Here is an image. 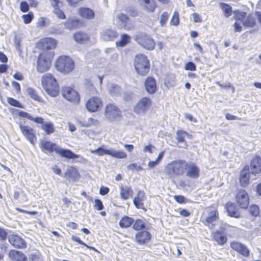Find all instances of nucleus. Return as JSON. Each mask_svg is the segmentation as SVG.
Segmentation results:
<instances>
[{"label":"nucleus","mask_w":261,"mask_h":261,"mask_svg":"<svg viewBox=\"0 0 261 261\" xmlns=\"http://www.w3.org/2000/svg\"><path fill=\"white\" fill-rule=\"evenodd\" d=\"M118 19L120 21L124 23V27L125 29L126 27V23L129 21V18L126 14L121 13L119 14L117 16Z\"/></svg>","instance_id":"8fccbe9b"},{"label":"nucleus","mask_w":261,"mask_h":261,"mask_svg":"<svg viewBox=\"0 0 261 261\" xmlns=\"http://www.w3.org/2000/svg\"><path fill=\"white\" fill-rule=\"evenodd\" d=\"M206 209L208 210V216L205 218V224L207 226L211 225L214 226L215 225L214 222L218 221L220 218L218 207L215 205L212 204L207 206Z\"/></svg>","instance_id":"4468645a"},{"label":"nucleus","mask_w":261,"mask_h":261,"mask_svg":"<svg viewBox=\"0 0 261 261\" xmlns=\"http://www.w3.org/2000/svg\"><path fill=\"white\" fill-rule=\"evenodd\" d=\"M212 240L215 241L219 245H224L227 241L225 233L219 230H216L212 233Z\"/></svg>","instance_id":"b1692460"},{"label":"nucleus","mask_w":261,"mask_h":261,"mask_svg":"<svg viewBox=\"0 0 261 261\" xmlns=\"http://www.w3.org/2000/svg\"><path fill=\"white\" fill-rule=\"evenodd\" d=\"M130 37L127 34H122L120 40L116 42V45L118 47H123L130 42Z\"/></svg>","instance_id":"58836bf2"},{"label":"nucleus","mask_w":261,"mask_h":261,"mask_svg":"<svg viewBox=\"0 0 261 261\" xmlns=\"http://www.w3.org/2000/svg\"><path fill=\"white\" fill-rule=\"evenodd\" d=\"M64 178L68 181H75L81 178V174L78 168L74 166H68L65 171Z\"/></svg>","instance_id":"f3484780"},{"label":"nucleus","mask_w":261,"mask_h":261,"mask_svg":"<svg viewBox=\"0 0 261 261\" xmlns=\"http://www.w3.org/2000/svg\"><path fill=\"white\" fill-rule=\"evenodd\" d=\"M249 214L253 217L259 216L260 210L259 206L255 204H252L249 207Z\"/></svg>","instance_id":"79ce46f5"},{"label":"nucleus","mask_w":261,"mask_h":261,"mask_svg":"<svg viewBox=\"0 0 261 261\" xmlns=\"http://www.w3.org/2000/svg\"><path fill=\"white\" fill-rule=\"evenodd\" d=\"M249 168L252 175L256 176L261 173V158L259 155L252 158L250 161Z\"/></svg>","instance_id":"5701e85b"},{"label":"nucleus","mask_w":261,"mask_h":261,"mask_svg":"<svg viewBox=\"0 0 261 261\" xmlns=\"http://www.w3.org/2000/svg\"><path fill=\"white\" fill-rule=\"evenodd\" d=\"M40 148L43 152L49 153L56 152L62 158L68 159H74L80 158V155L75 154L71 150L63 149L60 147L57 144L49 141L44 140L41 142Z\"/></svg>","instance_id":"f257e3e1"},{"label":"nucleus","mask_w":261,"mask_h":261,"mask_svg":"<svg viewBox=\"0 0 261 261\" xmlns=\"http://www.w3.org/2000/svg\"><path fill=\"white\" fill-rule=\"evenodd\" d=\"M27 91L28 95L34 100L40 102H43L44 101L43 98L38 94L36 90L34 88L31 87L28 88Z\"/></svg>","instance_id":"e433bc0d"},{"label":"nucleus","mask_w":261,"mask_h":261,"mask_svg":"<svg viewBox=\"0 0 261 261\" xmlns=\"http://www.w3.org/2000/svg\"><path fill=\"white\" fill-rule=\"evenodd\" d=\"M230 247L236 252L243 256L247 257L250 255V250L244 244L236 241H233L230 243Z\"/></svg>","instance_id":"6ab92c4d"},{"label":"nucleus","mask_w":261,"mask_h":261,"mask_svg":"<svg viewBox=\"0 0 261 261\" xmlns=\"http://www.w3.org/2000/svg\"><path fill=\"white\" fill-rule=\"evenodd\" d=\"M104 35L106 39L110 41L114 40L118 36L117 32L113 30H107L105 32Z\"/></svg>","instance_id":"37998d69"},{"label":"nucleus","mask_w":261,"mask_h":261,"mask_svg":"<svg viewBox=\"0 0 261 261\" xmlns=\"http://www.w3.org/2000/svg\"><path fill=\"white\" fill-rule=\"evenodd\" d=\"M93 206L97 211H101L104 208L102 201L99 199H95L94 200Z\"/></svg>","instance_id":"5fc2aeb1"},{"label":"nucleus","mask_w":261,"mask_h":261,"mask_svg":"<svg viewBox=\"0 0 261 261\" xmlns=\"http://www.w3.org/2000/svg\"><path fill=\"white\" fill-rule=\"evenodd\" d=\"M134 66L137 74L145 76L148 74L150 70V61L146 55L142 54H137L134 58Z\"/></svg>","instance_id":"20e7f679"},{"label":"nucleus","mask_w":261,"mask_h":261,"mask_svg":"<svg viewBox=\"0 0 261 261\" xmlns=\"http://www.w3.org/2000/svg\"><path fill=\"white\" fill-rule=\"evenodd\" d=\"M120 190V196L122 200H127L133 197L134 191L130 187L121 186Z\"/></svg>","instance_id":"7c9ffc66"},{"label":"nucleus","mask_w":261,"mask_h":261,"mask_svg":"<svg viewBox=\"0 0 261 261\" xmlns=\"http://www.w3.org/2000/svg\"><path fill=\"white\" fill-rule=\"evenodd\" d=\"M127 168L128 170H130L132 171H134V170L140 171V170H142V168L141 166H138L135 163H132V164H129Z\"/></svg>","instance_id":"bf43d9fd"},{"label":"nucleus","mask_w":261,"mask_h":261,"mask_svg":"<svg viewBox=\"0 0 261 261\" xmlns=\"http://www.w3.org/2000/svg\"><path fill=\"white\" fill-rule=\"evenodd\" d=\"M224 208L228 216L237 219L241 217L239 207L234 203L227 201L224 205Z\"/></svg>","instance_id":"aec40b11"},{"label":"nucleus","mask_w":261,"mask_h":261,"mask_svg":"<svg viewBox=\"0 0 261 261\" xmlns=\"http://www.w3.org/2000/svg\"><path fill=\"white\" fill-rule=\"evenodd\" d=\"M133 228L137 231L144 230L146 229V223L144 221L141 219H137L134 220L133 224Z\"/></svg>","instance_id":"4c0bfd02"},{"label":"nucleus","mask_w":261,"mask_h":261,"mask_svg":"<svg viewBox=\"0 0 261 261\" xmlns=\"http://www.w3.org/2000/svg\"><path fill=\"white\" fill-rule=\"evenodd\" d=\"M74 41L79 44H85L90 41V38L88 34L83 31L75 32L73 35Z\"/></svg>","instance_id":"a878e982"},{"label":"nucleus","mask_w":261,"mask_h":261,"mask_svg":"<svg viewBox=\"0 0 261 261\" xmlns=\"http://www.w3.org/2000/svg\"><path fill=\"white\" fill-rule=\"evenodd\" d=\"M8 238L9 242L14 247L17 248H25L27 247L25 241L19 236L11 234L8 236L6 230L0 227V241H5Z\"/></svg>","instance_id":"6e6552de"},{"label":"nucleus","mask_w":261,"mask_h":261,"mask_svg":"<svg viewBox=\"0 0 261 261\" xmlns=\"http://www.w3.org/2000/svg\"><path fill=\"white\" fill-rule=\"evenodd\" d=\"M55 67L58 71L63 74H68L74 70L75 64L69 56L61 55L56 59Z\"/></svg>","instance_id":"39448f33"},{"label":"nucleus","mask_w":261,"mask_h":261,"mask_svg":"<svg viewBox=\"0 0 261 261\" xmlns=\"http://www.w3.org/2000/svg\"><path fill=\"white\" fill-rule=\"evenodd\" d=\"M170 24L172 25L177 26L179 23V13L177 11H175L172 15L170 20Z\"/></svg>","instance_id":"49530a36"},{"label":"nucleus","mask_w":261,"mask_h":261,"mask_svg":"<svg viewBox=\"0 0 261 261\" xmlns=\"http://www.w3.org/2000/svg\"><path fill=\"white\" fill-rule=\"evenodd\" d=\"M186 137H191V135L188 134L186 131L184 130H178L176 132V140L178 143H184L185 146V148H187L188 144L187 141L185 140Z\"/></svg>","instance_id":"72a5a7b5"},{"label":"nucleus","mask_w":261,"mask_h":261,"mask_svg":"<svg viewBox=\"0 0 261 261\" xmlns=\"http://www.w3.org/2000/svg\"><path fill=\"white\" fill-rule=\"evenodd\" d=\"M134 222L133 218L127 216H124L120 219L119 224L122 228H127L130 227Z\"/></svg>","instance_id":"c9c22d12"},{"label":"nucleus","mask_w":261,"mask_h":261,"mask_svg":"<svg viewBox=\"0 0 261 261\" xmlns=\"http://www.w3.org/2000/svg\"><path fill=\"white\" fill-rule=\"evenodd\" d=\"M7 102L12 106L19 108H23V106L18 100L12 97H8Z\"/></svg>","instance_id":"c03bdc74"},{"label":"nucleus","mask_w":261,"mask_h":261,"mask_svg":"<svg viewBox=\"0 0 261 261\" xmlns=\"http://www.w3.org/2000/svg\"><path fill=\"white\" fill-rule=\"evenodd\" d=\"M144 86L146 91L149 94H154L156 90V81L153 77L148 76L145 81Z\"/></svg>","instance_id":"cd10ccee"},{"label":"nucleus","mask_w":261,"mask_h":261,"mask_svg":"<svg viewBox=\"0 0 261 261\" xmlns=\"http://www.w3.org/2000/svg\"><path fill=\"white\" fill-rule=\"evenodd\" d=\"M186 176L190 179H197L200 176V170L199 166L193 162H187L185 166Z\"/></svg>","instance_id":"ddd939ff"},{"label":"nucleus","mask_w":261,"mask_h":261,"mask_svg":"<svg viewBox=\"0 0 261 261\" xmlns=\"http://www.w3.org/2000/svg\"><path fill=\"white\" fill-rule=\"evenodd\" d=\"M54 56L50 53H40L37 60L36 69L39 73L48 71L51 66Z\"/></svg>","instance_id":"423d86ee"},{"label":"nucleus","mask_w":261,"mask_h":261,"mask_svg":"<svg viewBox=\"0 0 261 261\" xmlns=\"http://www.w3.org/2000/svg\"><path fill=\"white\" fill-rule=\"evenodd\" d=\"M41 85L46 93L51 97H57L60 93V86L55 76L47 73L41 77Z\"/></svg>","instance_id":"f03ea898"},{"label":"nucleus","mask_w":261,"mask_h":261,"mask_svg":"<svg viewBox=\"0 0 261 261\" xmlns=\"http://www.w3.org/2000/svg\"><path fill=\"white\" fill-rule=\"evenodd\" d=\"M58 41L52 37H46L39 39L36 43V47L41 50L40 53H50L54 54L55 53L54 50L57 47Z\"/></svg>","instance_id":"0eeeda50"},{"label":"nucleus","mask_w":261,"mask_h":261,"mask_svg":"<svg viewBox=\"0 0 261 261\" xmlns=\"http://www.w3.org/2000/svg\"><path fill=\"white\" fill-rule=\"evenodd\" d=\"M78 14L82 18L88 20L92 19L95 17L94 11L88 7H80L78 10Z\"/></svg>","instance_id":"bb28decb"},{"label":"nucleus","mask_w":261,"mask_h":261,"mask_svg":"<svg viewBox=\"0 0 261 261\" xmlns=\"http://www.w3.org/2000/svg\"><path fill=\"white\" fill-rule=\"evenodd\" d=\"M136 40L139 44L148 50L153 49L155 46L154 40L147 34H141L137 36Z\"/></svg>","instance_id":"2eb2a0df"},{"label":"nucleus","mask_w":261,"mask_h":261,"mask_svg":"<svg viewBox=\"0 0 261 261\" xmlns=\"http://www.w3.org/2000/svg\"><path fill=\"white\" fill-rule=\"evenodd\" d=\"M243 24L246 28H253L256 25V20L255 14L250 13L247 15L243 22Z\"/></svg>","instance_id":"473e14b6"},{"label":"nucleus","mask_w":261,"mask_h":261,"mask_svg":"<svg viewBox=\"0 0 261 261\" xmlns=\"http://www.w3.org/2000/svg\"><path fill=\"white\" fill-rule=\"evenodd\" d=\"M12 85L13 88L15 89L16 92L17 93H19L20 92L21 87L20 84L18 82L16 81H13L12 82Z\"/></svg>","instance_id":"680f3d73"},{"label":"nucleus","mask_w":261,"mask_h":261,"mask_svg":"<svg viewBox=\"0 0 261 261\" xmlns=\"http://www.w3.org/2000/svg\"><path fill=\"white\" fill-rule=\"evenodd\" d=\"M235 201L238 206L242 210L248 208L250 203V198L248 193L244 189H240L236 193Z\"/></svg>","instance_id":"9b49d317"},{"label":"nucleus","mask_w":261,"mask_h":261,"mask_svg":"<svg viewBox=\"0 0 261 261\" xmlns=\"http://www.w3.org/2000/svg\"><path fill=\"white\" fill-rule=\"evenodd\" d=\"M146 195L144 191L139 190L137 192V195L133 199V203L137 208L143 209L144 208V201Z\"/></svg>","instance_id":"c85d7f7f"},{"label":"nucleus","mask_w":261,"mask_h":261,"mask_svg":"<svg viewBox=\"0 0 261 261\" xmlns=\"http://www.w3.org/2000/svg\"><path fill=\"white\" fill-rule=\"evenodd\" d=\"M235 17L236 20H241L243 22V21L245 19L246 17V13L245 12H239L236 11L235 12Z\"/></svg>","instance_id":"603ef678"},{"label":"nucleus","mask_w":261,"mask_h":261,"mask_svg":"<svg viewBox=\"0 0 261 261\" xmlns=\"http://www.w3.org/2000/svg\"><path fill=\"white\" fill-rule=\"evenodd\" d=\"M34 16L32 12H29L28 14H23L22 16L23 22L25 24L30 23L34 19Z\"/></svg>","instance_id":"de8ad7c7"},{"label":"nucleus","mask_w":261,"mask_h":261,"mask_svg":"<svg viewBox=\"0 0 261 261\" xmlns=\"http://www.w3.org/2000/svg\"><path fill=\"white\" fill-rule=\"evenodd\" d=\"M9 256L14 261H27V257L21 251L11 250L9 251Z\"/></svg>","instance_id":"2f4dec72"},{"label":"nucleus","mask_w":261,"mask_h":261,"mask_svg":"<svg viewBox=\"0 0 261 261\" xmlns=\"http://www.w3.org/2000/svg\"><path fill=\"white\" fill-rule=\"evenodd\" d=\"M110 155L117 159H125L127 156L126 153L124 151L115 150H111Z\"/></svg>","instance_id":"a19ab883"},{"label":"nucleus","mask_w":261,"mask_h":261,"mask_svg":"<svg viewBox=\"0 0 261 261\" xmlns=\"http://www.w3.org/2000/svg\"><path fill=\"white\" fill-rule=\"evenodd\" d=\"M13 77L18 81H22L24 79L23 74L20 72H16L14 75Z\"/></svg>","instance_id":"338daca9"},{"label":"nucleus","mask_w":261,"mask_h":261,"mask_svg":"<svg viewBox=\"0 0 261 261\" xmlns=\"http://www.w3.org/2000/svg\"><path fill=\"white\" fill-rule=\"evenodd\" d=\"M175 200L178 203L182 204L186 202V198L182 195H174L173 196Z\"/></svg>","instance_id":"13d9d810"},{"label":"nucleus","mask_w":261,"mask_h":261,"mask_svg":"<svg viewBox=\"0 0 261 261\" xmlns=\"http://www.w3.org/2000/svg\"><path fill=\"white\" fill-rule=\"evenodd\" d=\"M110 151L111 150L109 149H105L102 147H98L95 150H92L91 152L92 153H96L99 156H102L104 154L110 155Z\"/></svg>","instance_id":"a18cd8bd"},{"label":"nucleus","mask_w":261,"mask_h":261,"mask_svg":"<svg viewBox=\"0 0 261 261\" xmlns=\"http://www.w3.org/2000/svg\"><path fill=\"white\" fill-rule=\"evenodd\" d=\"M104 114L111 121L120 120L122 117V112L120 109L114 103H111L106 105Z\"/></svg>","instance_id":"1a4fd4ad"},{"label":"nucleus","mask_w":261,"mask_h":261,"mask_svg":"<svg viewBox=\"0 0 261 261\" xmlns=\"http://www.w3.org/2000/svg\"><path fill=\"white\" fill-rule=\"evenodd\" d=\"M169 15L167 12H165L162 14L160 19V23L161 25L163 26L166 24Z\"/></svg>","instance_id":"4d7b16f0"},{"label":"nucleus","mask_w":261,"mask_h":261,"mask_svg":"<svg viewBox=\"0 0 261 261\" xmlns=\"http://www.w3.org/2000/svg\"><path fill=\"white\" fill-rule=\"evenodd\" d=\"M38 25L39 27H43L47 25V19L45 17H41L38 21Z\"/></svg>","instance_id":"69168bd1"},{"label":"nucleus","mask_w":261,"mask_h":261,"mask_svg":"<svg viewBox=\"0 0 261 261\" xmlns=\"http://www.w3.org/2000/svg\"><path fill=\"white\" fill-rule=\"evenodd\" d=\"M184 68L186 70L193 71L196 70V66L193 62H188L185 64Z\"/></svg>","instance_id":"6e6d98bb"},{"label":"nucleus","mask_w":261,"mask_h":261,"mask_svg":"<svg viewBox=\"0 0 261 261\" xmlns=\"http://www.w3.org/2000/svg\"><path fill=\"white\" fill-rule=\"evenodd\" d=\"M152 235L147 230H141L136 233L135 240L137 244L143 245L148 243L151 240Z\"/></svg>","instance_id":"4be33fe9"},{"label":"nucleus","mask_w":261,"mask_h":261,"mask_svg":"<svg viewBox=\"0 0 261 261\" xmlns=\"http://www.w3.org/2000/svg\"><path fill=\"white\" fill-rule=\"evenodd\" d=\"M220 6L226 17H229L232 14V9L229 5L224 3H221Z\"/></svg>","instance_id":"ea45409f"},{"label":"nucleus","mask_w":261,"mask_h":261,"mask_svg":"<svg viewBox=\"0 0 261 261\" xmlns=\"http://www.w3.org/2000/svg\"><path fill=\"white\" fill-rule=\"evenodd\" d=\"M152 104V100L149 97H143L134 107L133 111L138 115L145 114L151 108Z\"/></svg>","instance_id":"9d476101"},{"label":"nucleus","mask_w":261,"mask_h":261,"mask_svg":"<svg viewBox=\"0 0 261 261\" xmlns=\"http://www.w3.org/2000/svg\"><path fill=\"white\" fill-rule=\"evenodd\" d=\"M16 210L17 212H20V213H24V214H30V215H36V214H38V212H36V211H28L24 210L21 209V208H19V207H16Z\"/></svg>","instance_id":"052dcab7"},{"label":"nucleus","mask_w":261,"mask_h":261,"mask_svg":"<svg viewBox=\"0 0 261 261\" xmlns=\"http://www.w3.org/2000/svg\"><path fill=\"white\" fill-rule=\"evenodd\" d=\"M140 5L148 12H153L157 8V4L155 0H138Z\"/></svg>","instance_id":"c756f323"},{"label":"nucleus","mask_w":261,"mask_h":261,"mask_svg":"<svg viewBox=\"0 0 261 261\" xmlns=\"http://www.w3.org/2000/svg\"><path fill=\"white\" fill-rule=\"evenodd\" d=\"M110 189L107 187L101 186L99 189V194L101 195H106L109 193Z\"/></svg>","instance_id":"e2e57ef3"},{"label":"nucleus","mask_w":261,"mask_h":261,"mask_svg":"<svg viewBox=\"0 0 261 261\" xmlns=\"http://www.w3.org/2000/svg\"><path fill=\"white\" fill-rule=\"evenodd\" d=\"M16 111L18 113V116L20 117L23 118H27L28 120L33 121L35 123H40L41 122V118L39 116L33 117V116H32L31 115H30L29 113L25 111H19L18 110H17Z\"/></svg>","instance_id":"f704fd0d"},{"label":"nucleus","mask_w":261,"mask_h":261,"mask_svg":"<svg viewBox=\"0 0 261 261\" xmlns=\"http://www.w3.org/2000/svg\"><path fill=\"white\" fill-rule=\"evenodd\" d=\"M62 95L66 100L73 103L77 104L80 101V94L71 87H63L62 89Z\"/></svg>","instance_id":"f8f14e48"},{"label":"nucleus","mask_w":261,"mask_h":261,"mask_svg":"<svg viewBox=\"0 0 261 261\" xmlns=\"http://www.w3.org/2000/svg\"><path fill=\"white\" fill-rule=\"evenodd\" d=\"M30 261H41L40 255L36 253L31 254L30 256Z\"/></svg>","instance_id":"0e129e2a"},{"label":"nucleus","mask_w":261,"mask_h":261,"mask_svg":"<svg viewBox=\"0 0 261 261\" xmlns=\"http://www.w3.org/2000/svg\"><path fill=\"white\" fill-rule=\"evenodd\" d=\"M19 126L22 135L31 144L34 145L37 141V137L34 129L22 124H20Z\"/></svg>","instance_id":"a211bd4d"},{"label":"nucleus","mask_w":261,"mask_h":261,"mask_svg":"<svg viewBox=\"0 0 261 261\" xmlns=\"http://www.w3.org/2000/svg\"><path fill=\"white\" fill-rule=\"evenodd\" d=\"M41 120L40 123H36L40 124L41 129L46 135H50L55 132V127L54 123L51 121L45 122L43 118L40 117Z\"/></svg>","instance_id":"393cba45"},{"label":"nucleus","mask_w":261,"mask_h":261,"mask_svg":"<svg viewBox=\"0 0 261 261\" xmlns=\"http://www.w3.org/2000/svg\"><path fill=\"white\" fill-rule=\"evenodd\" d=\"M53 12L59 19H65L66 18L65 14H64V12L60 8V7L54 9Z\"/></svg>","instance_id":"3c124183"},{"label":"nucleus","mask_w":261,"mask_h":261,"mask_svg":"<svg viewBox=\"0 0 261 261\" xmlns=\"http://www.w3.org/2000/svg\"><path fill=\"white\" fill-rule=\"evenodd\" d=\"M71 239L72 241L77 242L79 244H81L82 245H83L85 247H86L87 248H89L91 250H95V248L92 246H89L88 245H87L86 243H85L83 241H82L79 237L75 236H72Z\"/></svg>","instance_id":"09e8293b"},{"label":"nucleus","mask_w":261,"mask_h":261,"mask_svg":"<svg viewBox=\"0 0 261 261\" xmlns=\"http://www.w3.org/2000/svg\"><path fill=\"white\" fill-rule=\"evenodd\" d=\"M87 110L92 113L99 111L102 106V101L98 96H92L89 98L86 103Z\"/></svg>","instance_id":"dca6fc26"},{"label":"nucleus","mask_w":261,"mask_h":261,"mask_svg":"<svg viewBox=\"0 0 261 261\" xmlns=\"http://www.w3.org/2000/svg\"><path fill=\"white\" fill-rule=\"evenodd\" d=\"M250 174L249 166L245 165L240 172L239 182L242 187L246 188L250 184Z\"/></svg>","instance_id":"412c9836"},{"label":"nucleus","mask_w":261,"mask_h":261,"mask_svg":"<svg viewBox=\"0 0 261 261\" xmlns=\"http://www.w3.org/2000/svg\"><path fill=\"white\" fill-rule=\"evenodd\" d=\"M30 5L26 1H22L20 3V10L23 13H25L29 10Z\"/></svg>","instance_id":"864d4df0"},{"label":"nucleus","mask_w":261,"mask_h":261,"mask_svg":"<svg viewBox=\"0 0 261 261\" xmlns=\"http://www.w3.org/2000/svg\"><path fill=\"white\" fill-rule=\"evenodd\" d=\"M70 23L72 28H79L81 24V22L79 19H73L71 21Z\"/></svg>","instance_id":"774afa93"},{"label":"nucleus","mask_w":261,"mask_h":261,"mask_svg":"<svg viewBox=\"0 0 261 261\" xmlns=\"http://www.w3.org/2000/svg\"><path fill=\"white\" fill-rule=\"evenodd\" d=\"M186 161L175 160L169 163L165 168V173L171 178L183 175L185 172Z\"/></svg>","instance_id":"7ed1b4c3"}]
</instances>
